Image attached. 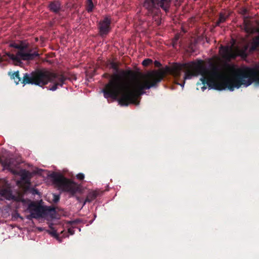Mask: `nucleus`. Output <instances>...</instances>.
<instances>
[{
  "label": "nucleus",
  "instance_id": "4468645a",
  "mask_svg": "<svg viewBox=\"0 0 259 259\" xmlns=\"http://www.w3.org/2000/svg\"><path fill=\"white\" fill-rule=\"evenodd\" d=\"M11 75V77L13 79L15 82V83L17 84L19 83L20 81V78L19 75V72L16 71L12 73Z\"/></svg>",
  "mask_w": 259,
  "mask_h": 259
},
{
  "label": "nucleus",
  "instance_id": "f3484780",
  "mask_svg": "<svg viewBox=\"0 0 259 259\" xmlns=\"http://www.w3.org/2000/svg\"><path fill=\"white\" fill-rule=\"evenodd\" d=\"M152 62V60H151L150 59H147L144 60L143 61L142 64L144 66H147L149 65H150V64H151Z\"/></svg>",
  "mask_w": 259,
  "mask_h": 259
},
{
  "label": "nucleus",
  "instance_id": "f257e3e1",
  "mask_svg": "<svg viewBox=\"0 0 259 259\" xmlns=\"http://www.w3.org/2000/svg\"><path fill=\"white\" fill-rule=\"evenodd\" d=\"M186 70L183 77L184 81L177 83L184 88L185 80L193 76L200 75L201 85L204 91L208 86L218 90H229L233 91L242 86L247 87L253 81L259 83V71L249 67L236 68L227 65L223 68L213 67L210 69L203 65L201 61L192 62L187 65L175 64L164 69L153 71L141 76L130 77L125 72L112 76L105 89L102 90L105 98L119 97V104L127 106L130 104H139V97L144 94V90L149 89L162 79L164 75L169 73L176 78L179 77L182 71Z\"/></svg>",
  "mask_w": 259,
  "mask_h": 259
},
{
  "label": "nucleus",
  "instance_id": "412c9836",
  "mask_svg": "<svg viewBox=\"0 0 259 259\" xmlns=\"http://www.w3.org/2000/svg\"><path fill=\"white\" fill-rule=\"evenodd\" d=\"M88 201H90V200L88 199V198H87L85 200V202L84 203V204Z\"/></svg>",
  "mask_w": 259,
  "mask_h": 259
},
{
  "label": "nucleus",
  "instance_id": "1a4fd4ad",
  "mask_svg": "<svg viewBox=\"0 0 259 259\" xmlns=\"http://www.w3.org/2000/svg\"><path fill=\"white\" fill-rule=\"evenodd\" d=\"M64 230L59 232L55 228H52L51 230L49 231L50 234L55 237L60 242H61V239H60L61 237H68V234H69V235H73L74 234L73 228H68V232L64 233Z\"/></svg>",
  "mask_w": 259,
  "mask_h": 259
},
{
  "label": "nucleus",
  "instance_id": "4be33fe9",
  "mask_svg": "<svg viewBox=\"0 0 259 259\" xmlns=\"http://www.w3.org/2000/svg\"><path fill=\"white\" fill-rule=\"evenodd\" d=\"M112 66L113 67V68H115L116 67V66L114 64H112Z\"/></svg>",
  "mask_w": 259,
  "mask_h": 259
},
{
  "label": "nucleus",
  "instance_id": "20e7f679",
  "mask_svg": "<svg viewBox=\"0 0 259 259\" xmlns=\"http://www.w3.org/2000/svg\"><path fill=\"white\" fill-rule=\"evenodd\" d=\"M171 0H145L144 3V7L148 10L149 14L154 16V19L157 25H159V16L158 15L159 7L162 8L164 11H167L169 7V3Z\"/></svg>",
  "mask_w": 259,
  "mask_h": 259
},
{
  "label": "nucleus",
  "instance_id": "f8f14e48",
  "mask_svg": "<svg viewBox=\"0 0 259 259\" xmlns=\"http://www.w3.org/2000/svg\"><path fill=\"white\" fill-rule=\"evenodd\" d=\"M0 197H3L8 200L13 199V196L9 190L4 189L0 191Z\"/></svg>",
  "mask_w": 259,
  "mask_h": 259
},
{
  "label": "nucleus",
  "instance_id": "b1692460",
  "mask_svg": "<svg viewBox=\"0 0 259 259\" xmlns=\"http://www.w3.org/2000/svg\"><path fill=\"white\" fill-rule=\"evenodd\" d=\"M244 13L246 12V10H244Z\"/></svg>",
  "mask_w": 259,
  "mask_h": 259
},
{
  "label": "nucleus",
  "instance_id": "f03ea898",
  "mask_svg": "<svg viewBox=\"0 0 259 259\" xmlns=\"http://www.w3.org/2000/svg\"><path fill=\"white\" fill-rule=\"evenodd\" d=\"M65 79L61 74L44 69L32 74L31 76L25 74L23 76L22 83L24 84H35L41 87L50 83L49 90L54 91L63 85Z\"/></svg>",
  "mask_w": 259,
  "mask_h": 259
},
{
  "label": "nucleus",
  "instance_id": "a211bd4d",
  "mask_svg": "<svg viewBox=\"0 0 259 259\" xmlns=\"http://www.w3.org/2000/svg\"><path fill=\"white\" fill-rule=\"evenodd\" d=\"M76 177L79 180H83L84 178V176L83 174L80 173L77 175Z\"/></svg>",
  "mask_w": 259,
  "mask_h": 259
},
{
  "label": "nucleus",
  "instance_id": "ddd939ff",
  "mask_svg": "<svg viewBox=\"0 0 259 259\" xmlns=\"http://www.w3.org/2000/svg\"><path fill=\"white\" fill-rule=\"evenodd\" d=\"M50 9L51 11L57 13L60 9V4L59 2H53L50 5Z\"/></svg>",
  "mask_w": 259,
  "mask_h": 259
},
{
  "label": "nucleus",
  "instance_id": "6e6552de",
  "mask_svg": "<svg viewBox=\"0 0 259 259\" xmlns=\"http://www.w3.org/2000/svg\"><path fill=\"white\" fill-rule=\"evenodd\" d=\"M42 171V169L36 168L34 170L33 172L31 173L25 170H22L20 171V175L21 176V181L19 183H24L26 185L25 187L27 188L30 185V180L32 177V174H39L41 175V172Z\"/></svg>",
  "mask_w": 259,
  "mask_h": 259
},
{
  "label": "nucleus",
  "instance_id": "423d86ee",
  "mask_svg": "<svg viewBox=\"0 0 259 259\" xmlns=\"http://www.w3.org/2000/svg\"><path fill=\"white\" fill-rule=\"evenodd\" d=\"M54 181L60 190L69 192L72 194L77 191L78 187L75 183L66 179L61 175H55Z\"/></svg>",
  "mask_w": 259,
  "mask_h": 259
},
{
  "label": "nucleus",
  "instance_id": "7ed1b4c3",
  "mask_svg": "<svg viewBox=\"0 0 259 259\" xmlns=\"http://www.w3.org/2000/svg\"><path fill=\"white\" fill-rule=\"evenodd\" d=\"M10 46L19 50L12 53L6 52L3 55H0V63L10 60L15 65H19L21 63L22 60H32L34 57L38 56V54L36 52L27 51L18 44L12 43Z\"/></svg>",
  "mask_w": 259,
  "mask_h": 259
},
{
  "label": "nucleus",
  "instance_id": "5701e85b",
  "mask_svg": "<svg viewBox=\"0 0 259 259\" xmlns=\"http://www.w3.org/2000/svg\"><path fill=\"white\" fill-rule=\"evenodd\" d=\"M245 23H246V25H247V24L246 23V21L245 22ZM247 26H246V29H247Z\"/></svg>",
  "mask_w": 259,
  "mask_h": 259
},
{
  "label": "nucleus",
  "instance_id": "0eeeda50",
  "mask_svg": "<svg viewBox=\"0 0 259 259\" xmlns=\"http://www.w3.org/2000/svg\"><path fill=\"white\" fill-rule=\"evenodd\" d=\"M27 211L30 213L26 217L28 220L31 218L38 219L44 217L48 211L47 207L36 204L34 202H30L28 206Z\"/></svg>",
  "mask_w": 259,
  "mask_h": 259
},
{
  "label": "nucleus",
  "instance_id": "9b49d317",
  "mask_svg": "<svg viewBox=\"0 0 259 259\" xmlns=\"http://www.w3.org/2000/svg\"><path fill=\"white\" fill-rule=\"evenodd\" d=\"M2 163L4 168L8 169L15 174L17 172L15 170L12 169L13 167H15L17 164V162H15L13 160L11 159H6L2 162Z\"/></svg>",
  "mask_w": 259,
  "mask_h": 259
},
{
  "label": "nucleus",
  "instance_id": "2eb2a0df",
  "mask_svg": "<svg viewBox=\"0 0 259 259\" xmlns=\"http://www.w3.org/2000/svg\"><path fill=\"white\" fill-rule=\"evenodd\" d=\"M94 8V5L92 0H88L87 2V10L88 12L92 11Z\"/></svg>",
  "mask_w": 259,
  "mask_h": 259
},
{
  "label": "nucleus",
  "instance_id": "9d476101",
  "mask_svg": "<svg viewBox=\"0 0 259 259\" xmlns=\"http://www.w3.org/2000/svg\"><path fill=\"white\" fill-rule=\"evenodd\" d=\"M111 21L108 17L105 18L99 23L100 33L101 35L107 34L110 29Z\"/></svg>",
  "mask_w": 259,
  "mask_h": 259
},
{
  "label": "nucleus",
  "instance_id": "39448f33",
  "mask_svg": "<svg viewBox=\"0 0 259 259\" xmlns=\"http://www.w3.org/2000/svg\"><path fill=\"white\" fill-rule=\"evenodd\" d=\"M247 49L248 46H245L242 49L235 47L234 41L233 40V44L231 46L221 47L220 52L223 58L226 60H230L235 58L237 56L246 57Z\"/></svg>",
  "mask_w": 259,
  "mask_h": 259
},
{
  "label": "nucleus",
  "instance_id": "dca6fc26",
  "mask_svg": "<svg viewBox=\"0 0 259 259\" xmlns=\"http://www.w3.org/2000/svg\"><path fill=\"white\" fill-rule=\"evenodd\" d=\"M226 18L227 16H225L224 14L221 13L220 15V18L217 22V25L219 26L221 23L225 22Z\"/></svg>",
  "mask_w": 259,
  "mask_h": 259
},
{
  "label": "nucleus",
  "instance_id": "aec40b11",
  "mask_svg": "<svg viewBox=\"0 0 259 259\" xmlns=\"http://www.w3.org/2000/svg\"><path fill=\"white\" fill-rule=\"evenodd\" d=\"M154 63H155V65L157 66H159L160 65V63L157 61H155Z\"/></svg>",
  "mask_w": 259,
  "mask_h": 259
},
{
  "label": "nucleus",
  "instance_id": "6ab92c4d",
  "mask_svg": "<svg viewBox=\"0 0 259 259\" xmlns=\"http://www.w3.org/2000/svg\"><path fill=\"white\" fill-rule=\"evenodd\" d=\"M178 39H179V36L178 35H176L175 36V39H174V44H173L174 46L176 43V41L178 40Z\"/></svg>",
  "mask_w": 259,
  "mask_h": 259
}]
</instances>
